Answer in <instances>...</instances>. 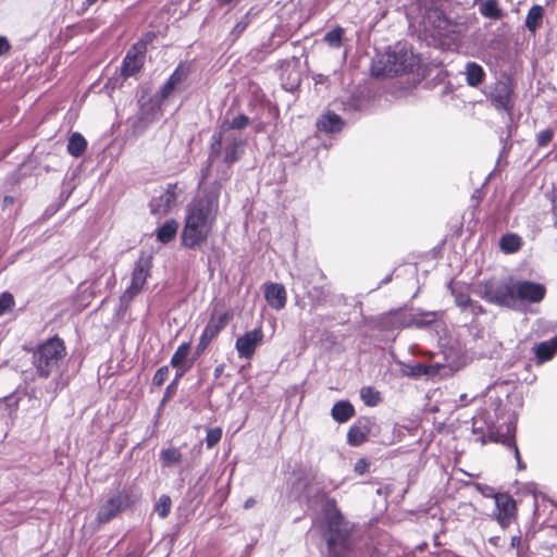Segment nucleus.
Masks as SVG:
<instances>
[{
    "label": "nucleus",
    "mask_w": 557,
    "mask_h": 557,
    "mask_svg": "<svg viewBox=\"0 0 557 557\" xmlns=\"http://www.w3.org/2000/svg\"><path fill=\"white\" fill-rule=\"evenodd\" d=\"M222 184L200 182V193L186 207L182 245L189 249L201 248L208 242L220 210Z\"/></svg>",
    "instance_id": "obj_1"
},
{
    "label": "nucleus",
    "mask_w": 557,
    "mask_h": 557,
    "mask_svg": "<svg viewBox=\"0 0 557 557\" xmlns=\"http://www.w3.org/2000/svg\"><path fill=\"white\" fill-rule=\"evenodd\" d=\"M326 543V557H355L350 531L334 498H325L321 517L313 521Z\"/></svg>",
    "instance_id": "obj_2"
},
{
    "label": "nucleus",
    "mask_w": 557,
    "mask_h": 557,
    "mask_svg": "<svg viewBox=\"0 0 557 557\" xmlns=\"http://www.w3.org/2000/svg\"><path fill=\"white\" fill-rule=\"evenodd\" d=\"M476 294L487 302L516 308L522 301L540 302L545 297L546 288L540 283L510 278L499 285L492 282L481 283Z\"/></svg>",
    "instance_id": "obj_3"
},
{
    "label": "nucleus",
    "mask_w": 557,
    "mask_h": 557,
    "mask_svg": "<svg viewBox=\"0 0 557 557\" xmlns=\"http://www.w3.org/2000/svg\"><path fill=\"white\" fill-rule=\"evenodd\" d=\"M226 132L225 126H220L218 133L211 138L209 165L201 171L202 182L210 177L213 168L218 169V175L213 182L222 184L227 181L231 177V165L239 160L244 151L243 136Z\"/></svg>",
    "instance_id": "obj_4"
},
{
    "label": "nucleus",
    "mask_w": 557,
    "mask_h": 557,
    "mask_svg": "<svg viewBox=\"0 0 557 557\" xmlns=\"http://www.w3.org/2000/svg\"><path fill=\"white\" fill-rule=\"evenodd\" d=\"M66 355L64 343L52 337L38 345L33 351L32 363L40 377H49L57 373Z\"/></svg>",
    "instance_id": "obj_5"
},
{
    "label": "nucleus",
    "mask_w": 557,
    "mask_h": 557,
    "mask_svg": "<svg viewBox=\"0 0 557 557\" xmlns=\"http://www.w3.org/2000/svg\"><path fill=\"white\" fill-rule=\"evenodd\" d=\"M416 65L413 53L406 46L397 45L394 49L386 51L384 55L372 67L375 76H396L411 72Z\"/></svg>",
    "instance_id": "obj_6"
},
{
    "label": "nucleus",
    "mask_w": 557,
    "mask_h": 557,
    "mask_svg": "<svg viewBox=\"0 0 557 557\" xmlns=\"http://www.w3.org/2000/svg\"><path fill=\"white\" fill-rule=\"evenodd\" d=\"M151 260L149 258H140L132 272L129 286L120 297L119 311L125 312L132 300L143 290L148 276L150 275Z\"/></svg>",
    "instance_id": "obj_7"
},
{
    "label": "nucleus",
    "mask_w": 557,
    "mask_h": 557,
    "mask_svg": "<svg viewBox=\"0 0 557 557\" xmlns=\"http://www.w3.org/2000/svg\"><path fill=\"white\" fill-rule=\"evenodd\" d=\"M493 498L496 507L493 517L500 528L506 529L517 519L516 502L506 493H497Z\"/></svg>",
    "instance_id": "obj_8"
},
{
    "label": "nucleus",
    "mask_w": 557,
    "mask_h": 557,
    "mask_svg": "<svg viewBox=\"0 0 557 557\" xmlns=\"http://www.w3.org/2000/svg\"><path fill=\"white\" fill-rule=\"evenodd\" d=\"M263 331L256 327L237 337L235 348L239 358L250 359L256 352L258 346L263 342Z\"/></svg>",
    "instance_id": "obj_9"
},
{
    "label": "nucleus",
    "mask_w": 557,
    "mask_h": 557,
    "mask_svg": "<svg viewBox=\"0 0 557 557\" xmlns=\"http://www.w3.org/2000/svg\"><path fill=\"white\" fill-rule=\"evenodd\" d=\"M176 185L170 184L163 193L150 200V212L159 218L163 216L176 205Z\"/></svg>",
    "instance_id": "obj_10"
},
{
    "label": "nucleus",
    "mask_w": 557,
    "mask_h": 557,
    "mask_svg": "<svg viewBox=\"0 0 557 557\" xmlns=\"http://www.w3.org/2000/svg\"><path fill=\"white\" fill-rule=\"evenodd\" d=\"M232 318L233 313L231 311L220 309L219 306H215L201 334L210 341H213L220 332L226 327Z\"/></svg>",
    "instance_id": "obj_11"
},
{
    "label": "nucleus",
    "mask_w": 557,
    "mask_h": 557,
    "mask_svg": "<svg viewBox=\"0 0 557 557\" xmlns=\"http://www.w3.org/2000/svg\"><path fill=\"white\" fill-rule=\"evenodd\" d=\"M448 288L450 289V293L455 298V304L459 308L470 309L474 315L484 312L483 307L471 299L468 287L466 285L451 282L448 285Z\"/></svg>",
    "instance_id": "obj_12"
},
{
    "label": "nucleus",
    "mask_w": 557,
    "mask_h": 557,
    "mask_svg": "<svg viewBox=\"0 0 557 557\" xmlns=\"http://www.w3.org/2000/svg\"><path fill=\"white\" fill-rule=\"evenodd\" d=\"M145 47L141 44L134 45L126 53L123 65L122 75L125 77L136 74L144 64Z\"/></svg>",
    "instance_id": "obj_13"
},
{
    "label": "nucleus",
    "mask_w": 557,
    "mask_h": 557,
    "mask_svg": "<svg viewBox=\"0 0 557 557\" xmlns=\"http://www.w3.org/2000/svg\"><path fill=\"white\" fill-rule=\"evenodd\" d=\"M126 498L117 493L110 497L98 510L97 521L107 523L113 519L124 507H126Z\"/></svg>",
    "instance_id": "obj_14"
},
{
    "label": "nucleus",
    "mask_w": 557,
    "mask_h": 557,
    "mask_svg": "<svg viewBox=\"0 0 557 557\" xmlns=\"http://www.w3.org/2000/svg\"><path fill=\"white\" fill-rule=\"evenodd\" d=\"M491 101L496 109L510 112L513 106L512 89L507 83H496L491 92Z\"/></svg>",
    "instance_id": "obj_15"
},
{
    "label": "nucleus",
    "mask_w": 557,
    "mask_h": 557,
    "mask_svg": "<svg viewBox=\"0 0 557 557\" xmlns=\"http://www.w3.org/2000/svg\"><path fill=\"white\" fill-rule=\"evenodd\" d=\"M264 297L269 306L275 310H281L286 305V290L282 284L271 283L267 285Z\"/></svg>",
    "instance_id": "obj_16"
},
{
    "label": "nucleus",
    "mask_w": 557,
    "mask_h": 557,
    "mask_svg": "<svg viewBox=\"0 0 557 557\" xmlns=\"http://www.w3.org/2000/svg\"><path fill=\"white\" fill-rule=\"evenodd\" d=\"M369 433L370 428L368 423L359 420L349 428L347 433V442L351 446H359L367 441Z\"/></svg>",
    "instance_id": "obj_17"
},
{
    "label": "nucleus",
    "mask_w": 557,
    "mask_h": 557,
    "mask_svg": "<svg viewBox=\"0 0 557 557\" xmlns=\"http://www.w3.org/2000/svg\"><path fill=\"white\" fill-rule=\"evenodd\" d=\"M437 318L436 311L413 312L406 317L405 326L424 327L435 322Z\"/></svg>",
    "instance_id": "obj_18"
},
{
    "label": "nucleus",
    "mask_w": 557,
    "mask_h": 557,
    "mask_svg": "<svg viewBox=\"0 0 557 557\" xmlns=\"http://www.w3.org/2000/svg\"><path fill=\"white\" fill-rule=\"evenodd\" d=\"M344 122L339 115L334 112H326L317 122V127L321 132L335 133L343 128Z\"/></svg>",
    "instance_id": "obj_19"
},
{
    "label": "nucleus",
    "mask_w": 557,
    "mask_h": 557,
    "mask_svg": "<svg viewBox=\"0 0 557 557\" xmlns=\"http://www.w3.org/2000/svg\"><path fill=\"white\" fill-rule=\"evenodd\" d=\"M557 352V336L540 343L534 348V354L537 359V363H544L550 360Z\"/></svg>",
    "instance_id": "obj_20"
},
{
    "label": "nucleus",
    "mask_w": 557,
    "mask_h": 557,
    "mask_svg": "<svg viewBox=\"0 0 557 557\" xmlns=\"http://www.w3.org/2000/svg\"><path fill=\"white\" fill-rule=\"evenodd\" d=\"M466 82L471 87H478L485 78L483 67L475 62H468L465 66Z\"/></svg>",
    "instance_id": "obj_21"
},
{
    "label": "nucleus",
    "mask_w": 557,
    "mask_h": 557,
    "mask_svg": "<svg viewBox=\"0 0 557 557\" xmlns=\"http://www.w3.org/2000/svg\"><path fill=\"white\" fill-rule=\"evenodd\" d=\"M177 230V221L174 219H170L165 221L160 227L157 228V239L162 244H168L175 237Z\"/></svg>",
    "instance_id": "obj_22"
},
{
    "label": "nucleus",
    "mask_w": 557,
    "mask_h": 557,
    "mask_svg": "<svg viewBox=\"0 0 557 557\" xmlns=\"http://www.w3.org/2000/svg\"><path fill=\"white\" fill-rule=\"evenodd\" d=\"M354 414L355 409L349 401H337L332 408V417L338 423L347 422Z\"/></svg>",
    "instance_id": "obj_23"
},
{
    "label": "nucleus",
    "mask_w": 557,
    "mask_h": 557,
    "mask_svg": "<svg viewBox=\"0 0 557 557\" xmlns=\"http://www.w3.org/2000/svg\"><path fill=\"white\" fill-rule=\"evenodd\" d=\"M190 352V344L182 343L175 352L173 354L170 364L172 367H188L191 368L193 361L188 360V356Z\"/></svg>",
    "instance_id": "obj_24"
},
{
    "label": "nucleus",
    "mask_w": 557,
    "mask_h": 557,
    "mask_svg": "<svg viewBox=\"0 0 557 557\" xmlns=\"http://www.w3.org/2000/svg\"><path fill=\"white\" fill-rule=\"evenodd\" d=\"M544 16V9L542 5H533L525 17L524 25L532 33L535 34L537 28L541 26Z\"/></svg>",
    "instance_id": "obj_25"
},
{
    "label": "nucleus",
    "mask_w": 557,
    "mask_h": 557,
    "mask_svg": "<svg viewBox=\"0 0 557 557\" xmlns=\"http://www.w3.org/2000/svg\"><path fill=\"white\" fill-rule=\"evenodd\" d=\"M479 12L482 16L493 20L504 17V11L499 8L497 0H483L479 5Z\"/></svg>",
    "instance_id": "obj_26"
},
{
    "label": "nucleus",
    "mask_w": 557,
    "mask_h": 557,
    "mask_svg": "<svg viewBox=\"0 0 557 557\" xmlns=\"http://www.w3.org/2000/svg\"><path fill=\"white\" fill-rule=\"evenodd\" d=\"M86 148L87 141L82 134L73 133L69 137L66 150L72 157L78 158L83 156L86 151Z\"/></svg>",
    "instance_id": "obj_27"
},
{
    "label": "nucleus",
    "mask_w": 557,
    "mask_h": 557,
    "mask_svg": "<svg viewBox=\"0 0 557 557\" xmlns=\"http://www.w3.org/2000/svg\"><path fill=\"white\" fill-rule=\"evenodd\" d=\"M522 238L515 233L503 235L499 240V247L505 253H515L520 250Z\"/></svg>",
    "instance_id": "obj_28"
},
{
    "label": "nucleus",
    "mask_w": 557,
    "mask_h": 557,
    "mask_svg": "<svg viewBox=\"0 0 557 557\" xmlns=\"http://www.w3.org/2000/svg\"><path fill=\"white\" fill-rule=\"evenodd\" d=\"M249 117L245 114H238L233 117L231 121L226 120L221 123L220 126H225L227 128L226 133H231L235 136H242L240 131L248 126Z\"/></svg>",
    "instance_id": "obj_29"
},
{
    "label": "nucleus",
    "mask_w": 557,
    "mask_h": 557,
    "mask_svg": "<svg viewBox=\"0 0 557 557\" xmlns=\"http://www.w3.org/2000/svg\"><path fill=\"white\" fill-rule=\"evenodd\" d=\"M500 437V442L510 450H512L513 455H515V458L517 460V463H518V468L519 469H522L524 468V466L522 465V461H521V456H520V453H519V449H518V446L516 444V440H515V429H512L510 425L507 426V434L505 435H499Z\"/></svg>",
    "instance_id": "obj_30"
},
{
    "label": "nucleus",
    "mask_w": 557,
    "mask_h": 557,
    "mask_svg": "<svg viewBox=\"0 0 557 557\" xmlns=\"http://www.w3.org/2000/svg\"><path fill=\"white\" fill-rule=\"evenodd\" d=\"M409 371L407 372L411 376H431L437 373L442 366L440 363L435 364H424V363H413L407 367Z\"/></svg>",
    "instance_id": "obj_31"
},
{
    "label": "nucleus",
    "mask_w": 557,
    "mask_h": 557,
    "mask_svg": "<svg viewBox=\"0 0 557 557\" xmlns=\"http://www.w3.org/2000/svg\"><path fill=\"white\" fill-rule=\"evenodd\" d=\"M426 24H433L438 29H445L448 25L447 18L438 9L429 10L425 16Z\"/></svg>",
    "instance_id": "obj_32"
},
{
    "label": "nucleus",
    "mask_w": 557,
    "mask_h": 557,
    "mask_svg": "<svg viewBox=\"0 0 557 557\" xmlns=\"http://www.w3.org/2000/svg\"><path fill=\"white\" fill-rule=\"evenodd\" d=\"M160 459L165 466L176 465L182 460V453L176 447H170L160 453Z\"/></svg>",
    "instance_id": "obj_33"
},
{
    "label": "nucleus",
    "mask_w": 557,
    "mask_h": 557,
    "mask_svg": "<svg viewBox=\"0 0 557 557\" xmlns=\"http://www.w3.org/2000/svg\"><path fill=\"white\" fill-rule=\"evenodd\" d=\"M360 397L367 406H376L381 400L380 392L371 386L362 387L360 391Z\"/></svg>",
    "instance_id": "obj_34"
},
{
    "label": "nucleus",
    "mask_w": 557,
    "mask_h": 557,
    "mask_svg": "<svg viewBox=\"0 0 557 557\" xmlns=\"http://www.w3.org/2000/svg\"><path fill=\"white\" fill-rule=\"evenodd\" d=\"M252 9H250L233 27L231 36L233 39L239 38V36L247 29L252 18Z\"/></svg>",
    "instance_id": "obj_35"
},
{
    "label": "nucleus",
    "mask_w": 557,
    "mask_h": 557,
    "mask_svg": "<svg viewBox=\"0 0 557 557\" xmlns=\"http://www.w3.org/2000/svg\"><path fill=\"white\" fill-rule=\"evenodd\" d=\"M172 500L168 495H161L158 499L154 510L159 515L160 518L164 519L169 516L171 510Z\"/></svg>",
    "instance_id": "obj_36"
},
{
    "label": "nucleus",
    "mask_w": 557,
    "mask_h": 557,
    "mask_svg": "<svg viewBox=\"0 0 557 557\" xmlns=\"http://www.w3.org/2000/svg\"><path fill=\"white\" fill-rule=\"evenodd\" d=\"M189 74V67L188 65L181 63L175 69V71L171 74L169 79L175 84V86H180L188 76Z\"/></svg>",
    "instance_id": "obj_37"
},
{
    "label": "nucleus",
    "mask_w": 557,
    "mask_h": 557,
    "mask_svg": "<svg viewBox=\"0 0 557 557\" xmlns=\"http://www.w3.org/2000/svg\"><path fill=\"white\" fill-rule=\"evenodd\" d=\"M555 132L550 127L540 131L535 136L537 147H546L553 140Z\"/></svg>",
    "instance_id": "obj_38"
},
{
    "label": "nucleus",
    "mask_w": 557,
    "mask_h": 557,
    "mask_svg": "<svg viewBox=\"0 0 557 557\" xmlns=\"http://www.w3.org/2000/svg\"><path fill=\"white\" fill-rule=\"evenodd\" d=\"M221 437H222V429L221 428L209 429L207 431V436H206L207 447L208 448L214 447L221 441Z\"/></svg>",
    "instance_id": "obj_39"
},
{
    "label": "nucleus",
    "mask_w": 557,
    "mask_h": 557,
    "mask_svg": "<svg viewBox=\"0 0 557 557\" xmlns=\"http://www.w3.org/2000/svg\"><path fill=\"white\" fill-rule=\"evenodd\" d=\"M342 37H343V29L336 28L325 34L324 40L331 46V47H339L342 44Z\"/></svg>",
    "instance_id": "obj_40"
},
{
    "label": "nucleus",
    "mask_w": 557,
    "mask_h": 557,
    "mask_svg": "<svg viewBox=\"0 0 557 557\" xmlns=\"http://www.w3.org/2000/svg\"><path fill=\"white\" fill-rule=\"evenodd\" d=\"M14 306L12 294L4 292L0 295V315H3Z\"/></svg>",
    "instance_id": "obj_41"
},
{
    "label": "nucleus",
    "mask_w": 557,
    "mask_h": 557,
    "mask_svg": "<svg viewBox=\"0 0 557 557\" xmlns=\"http://www.w3.org/2000/svg\"><path fill=\"white\" fill-rule=\"evenodd\" d=\"M510 547L517 549V557H522L529 545L520 535H513L510 540Z\"/></svg>",
    "instance_id": "obj_42"
},
{
    "label": "nucleus",
    "mask_w": 557,
    "mask_h": 557,
    "mask_svg": "<svg viewBox=\"0 0 557 557\" xmlns=\"http://www.w3.org/2000/svg\"><path fill=\"white\" fill-rule=\"evenodd\" d=\"M168 376H169V367L163 366L156 371V373L152 377V384L156 386H161L166 381Z\"/></svg>",
    "instance_id": "obj_43"
},
{
    "label": "nucleus",
    "mask_w": 557,
    "mask_h": 557,
    "mask_svg": "<svg viewBox=\"0 0 557 557\" xmlns=\"http://www.w3.org/2000/svg\"><path fill=\"white\" fill-rule=\"evenodd\" d=\"M175 84L168 79L157 95L159 97V100L164 101L165 99H168L169 96L175 90Z\"/></svg>",
    "instance_id": "obj_44"
},
{
    "label": "nucleus",
    "mask_w": 557,
    "mask_h": 557,
    "mask_svg": "<svg viewBox=\"0 0 557 557\" xmlns=\"http://www.w3.org/2000/svg\"><path fill=\"white\" fill-rule=\"evenodd\" d=\"M345 111H360L362 108L360 99L349 97L346 102H343Z\"/></svg>",
    "instance_id": "obj_45"
},
{
    "label": "nucleus",
    "mask_w": 557,
    "mask_h": 557,
    "mask_svg": "<svg viewBox=\"0 0 557 557\" xmlns=\"http://www.w3.org/2000/svg\"><path fill=\"white\" fill-rule=\"evenodd\" d=\"M211 342L212 341H210L209 338H207L205 335L201 334V336L199 338V343L196 347V355L200 356L201 354H203Z\"/></svg>",
    "instance_id": "obj_46"
},
{
    "label": "nucleus",
    "mask_w": 557,
    "mask_h": 557,
    "mask_svg": "<svg viewBox=\"0 0 557 557\" xmlns=\"http://www.w3.org/2000/svg\"><path fill=\"white\" fill-rule=\"evenodd\" d=\"M369 469V462L366 459H359L354 467V470L358 474H364Z\"/></svg>",
    "instance_id": "obj_47"
},
{
    "label": "nucleus",
    "mask_w": 557,
    "mask_h": 557,
    "mask_svg": "<svg viewBox=\"0 0 557 557\" xmlns=\"http://www.w3.org/2000/svg\"><path fill=\"white\" fill-rule=\"evenodd\" d=\"M476 490L485 497H493L496 493L493 492V488L487 485L476 484Z\"/></svg>",
    "instance_id": "obj_48"
},
{
    "label": "nucleus",
    "mask_w": 557,
    "mask_h": 557,
    "mask_svg": "<svg viewBox=\"0 0 557 557\" xmlns=\"http://www.w3.org/2000/svg\"><path fill=\"white\" fill-rule=\"evenodd\" d=\"M176 369V375L172 382H175V387H177L178 381L183 377V375L190 369L188 367H174Z\"/></svg>",
    "instance_id": "obj_49"
},
{
    "label": "nucleus",
    "mask_w": 557,
    "mask_h": 557,
    "mask_svg": "<svg viewBox=\"0 0 557 557\" xmlns=\"http://www.w3.org/2000/svg\"><path fill=\"white\" fill-rule=\"evenodd\" d=\"M176 369V375L172 382H175V387H177L178 381L183 377V375L190 369L188 367H174Z\"/></svg>",
    "instance_id": "obj_50"
},
{
    "label": "nucleus",
    "mask_w": 557,
    "mask_h": 557,
    "mask_svg": "<svg viewBox=\"0 0 557 557\" xmlns=\"http://www.w3.org/2000/svg\"><path fill=\"white\" fill-rule=\"evenodd\" d=\"M176 369V375L172 382H175V387H177L178 381L183 377V375L190 369L188 367H174Z\"/></svg>",
    "instance_id": "obj_51"
},
{
    "label": "nucleus",
    "mask_w": 557,
    "mask_h": 557,
    "mask_svg": "<svg viewBox=\"0 0 557 557\" xmlns=\"http://www.w3.org/2000/svg\"><path fill=\"white\" fill-rule=\"evenodd\" d=\"M176 389H177V387H175V382H171L166 386L163 401H165L166 399L171 398L175 394Z\"/></svg>",
    "instance_id": "obj_52"
},
{
    "label": "nucleus",
    "mask_w": 557,
    "mask_h": 557,
    "mask_svg": "<svg viewBox=\"0 0 557 557\" xmlns=\"http://www.w3.org/2000/svg\"><path fill=\"white\" fill-rule=\"evenodd\" d=\"M10 49V44L5 37L0 36V57L8 52Z\"/></svg>",
    "instance_id": "obj_53"
},
{
    "label": "nucleus",
    "mask_w": 557,
    "mask_h": 557,
    "mask_svg": "<svg viewBox=\"0 0 557 557\" xmlns=\"http://www.w3.org/2000/svg\"><path fill=\"white\" fill-rule=\"evenodd\" d=\"M473 399H474V397H473V398H469L467 394H461V395L459 396V403H460V406H461V407H465V406H467L469 403H471Z\"/></svg>",
    "instance_id": "obj_54"
},
{
    "label": "nucleus",
    "mask_w": 557,
    "mask_h": 557,
    "mask_svg": "<svg viewBox=\"0 0 557 557\" xmlns=\"http://www.w3.org/2000/svg\"><path fill=\"white\" fill-rule=\"evenodd\" d=\"M298 84H299V77H298V75H296V77H294V79H293L290 87H286V89L293 90L295 87L298 86Z\"/></svg>",
    "instance_id": "obj_55"
},
{
    "label": "nucleus",
    "mask_w": 557,
    "mask_h": 557,
    "mask_svg": "<svg viewBox=\"0 0 557 557\" xmlns=\"http://www.w3.org/2000/svg\"><path fill=\"white\" fill-rule=\"evenodd\" d=\"M255 503H256V502H255V499H253V498H248V499L245 502L244 507H245L246 509H248V508L252 507V506L255 505Z\"/></svg>",
    "instance_id": "obj_56"
},
{
    "label": "nucleus",
    "mask_w": 557,
    "mask_h": 557,
    "mask_svg": "<svg viewBox=\"0 0 557 557\" xmlns=\"http://www.w3.org/2000/svg\"><path fill=\"white\" fill-rule=\"evenodd\" d=\"M223 369H224V366H223V364H220V366H218V367L215 368V370H214V375H215V377L220 376V374L222 373Z\"/></svg>",
    "instance_id": "obj_57"
},
{
    "label": "nucleus",
    "mask_w": 557,
    "mask_h": 557,
    "mask_svg": "<svg viewBox=\"0 0 557 557\" xmlns=\"http://www.w3.org/2000/svg\"><path fill=\"white\" fill-rule=\"evenodd\" d=\"M220 4L225 5L231 3L233 0H218Z\"/></svg>",
    "instance_id": "obj_58"
},
{
    "label": "nucleus",
    "mask_w": 557,
    "mask_h": 557,
    "mask_svg": "<svg viewBox=\"0 0 557 557\" xmlns=\"http://www.w3.org/2000/svg\"><path fill=\"white\" fill-rule=\"evenodd\" d=\"M97 0H85V4L86 7H90L91 4H94Z\"/></svg>",
    "instance_id": "obj_59"
},
{
    "label": "nucleus",
    "mask_w": 557,
    "mask_h": 557,
    "mask_svg": "<svg viewBox=\"0 0 557 557\" xmlns=\"http://www.w3.org/2000/svg\"><path fill=\"white\" fill-rule=\"evenodd\" d=\"M424 546H425V544L424 545H420V546H418V549L422 550Z\"/></svg>",
    "instance_id": "obj_60"
},
{
    "label": "nucleus",
    "mask_w": 557,
    "mask_h": 557,
    "mask_svg": "<svg viewBox=\"0 0 557 557\" xmlns=\"http://www.w3.org/2000/svg\"><path fill=\"white\" fill-rule=\"evenodd\" d=\"M126 557H137V556L134 554H128Z\"/></svg>",
    "instance_id": "obj_61"
},
{
    "label": "nucleus",
    "mask_w": 557,
    "mask_h": 557,
    "mask_svg": "<svg viewBox=\"0 0 557 557\" xmlns=\"http://www.w3.org/2000/svg\"><path fill=\"white\" fill-rule=\"evenodd\" d=\"M391 281V277H385V281L384 282H389Z\"/></svg>",
    "instance_id": "obj_62"
},
{
    "label": "nucleus",
    "mask_w": 557,
    "mask_h": 557,
    "mask_svg": "<svg viewBox=\"0 0 557 557\" xmlns=\"http://www.w3.org/2000/svg\"><path fill=\"white\" fill-rule=\"evenodd\" d=\"M555 225L557 226V219H556Z\"/></svg>",
    "instance_id": "obj_63"
}]
</instances>
